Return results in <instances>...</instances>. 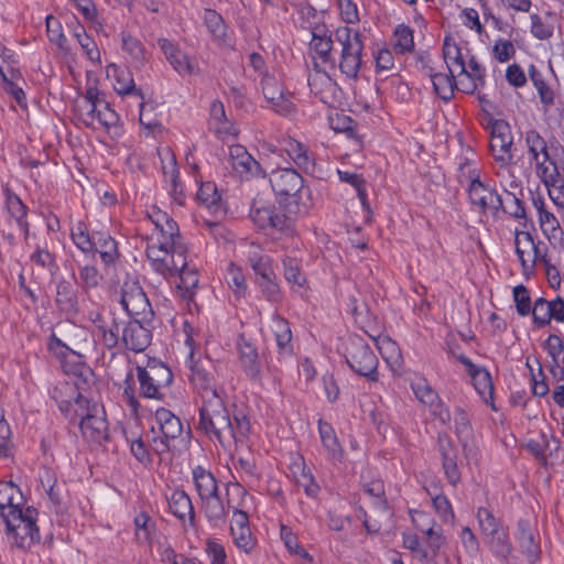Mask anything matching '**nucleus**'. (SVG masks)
Here are the masks:
<instances>
[{
  "mask_svg": "<svg viewBox=\"0 0 564 564\" xmlns=\"http://www.w3.org/2000/svg\"><path fill=\"white\" fill-rule=\"evenodd\" d=\"M196 431L214 444L230 451L238 443H245L251 424L248 415L242 412L231 413L225 404V399L200 404Z\"/></svg>",
  "mask_w": 564,
  "mask_h": 564,
  "instance_id": "obj_1",
  "label": "nucleus"
},
{
  "mask_svg": "<svg viewBox=\"0 0 564 564\" xmlns=\"http://www.w3.org/2000/svg\"><path fill=\"white\" fill-rule=\"evenodd\" d=\"M457 180L460 185L467 187L470 204L480 213L491 210L496 214L500 210L501 195L480 180V171L474 161L465 159L459 163Z\"/></svg>",
  "mask_w": 564,
  "mask_h": 564,
  "instance_id": "obj_2",
  "label": "nucleus"
},
{
  "mask_svg": "<svg viewBox=\"0 0 564 564\" xmlns=\"http://www.w3.org/2000/svg\"><path fill=\"white\" fill-rule=\"evenodd\" d=\"M477 520L485 544L497 558L507 563L512 553V544L500 520L484 507L478 508Z\"/></svg>",
  "mask_w": 564,
  "mask_h": 564,
  "instance_id": "obj_3",
  "label": "nucleus"
},
{
  "mask_svg": "<svg viewBox=\"0 0 564 564\" xmlns=\"http://www.w3.org/2000/svg\"><path fill=\"white\" fill-rule=\"evenodd\" d=\"M335 41L340 45L338 67L349 79H357L362 64L364 43L358 31L348 26L335 31Z\"/></svg>",
  "mask_w": 564,
  "mask_h": 564,
  "instance_id": "obj_4",
  "label": "nucleus"
},
{
  "mask_svg": "<svg viewBox=\"0 0 564 564\" xmlns=\"http://www.w3.org/2000/svg\"><path fill=\"white\" fill-rule=\"evenodd\" d=\"M154 423L151 432L153 433L150 440L151 449L158 456L167 454L175 440L181 437L183 433V424L181 419L172 411L165 408H160L154 413Z\"/></svg>",
  "mask_w": 564,
  "mask_h": 564,
  "instance_id": "obj_5",
  "label": "nucleus"
},
{
  "mask_svg": "<svg viewBox=\"0 0 564 564\" xmlns=\"http://www.w3.org/2000/svg\"><path fill=\"white\" fill-rule=\"evenodd\" d=\"M137 379L139 381V395L145 399L162 400L163 389L167 388L172 380L171 369L162 362L150 361L145 367L137 366Z\"/></svg>",
  "mask_w": 564,
  "mask_h": 564,
  "instance_id": "obj_6",
  "label": "nucleus"
},
{
  "mask_svg": "<svg viewBox=\"0 0 564 564\" xmlns=\"http://www.w3.org/2000/svg\"><path fill=\"white\" fill-rule=\"evenodd\" d=\"M346 361L350 369L370 381H378V358L359 336H350L346 346Z\"/></svg>",
  "mask_w": 564,
  "mask_h": 564,
  "instance_id": "obj_7",
  "label": "nucleus"
},
{
  "mask_svg": "<svg viewBox=\"0 0 564 564\" xmlns=\"http://www.w3.org/2000/svg\"><path fill=\"white\" fill-rule=\"evenodd\" d=\"M52 398L57 403L61 412L70 422L79 423L84 417L93 413V403L76 391V388L68 382L55 387Z\"/></svg>",
  "mask_w": 564,
  "mask_h": 564,
  "instance_id": "obj_8",
  "label": "nucleus"
},
{
  "mask_svg": "<svg viewBox=\"0 0 564 564\" xmlns=\"http://www.w3.org/2000/svg\"><path fill=\"white\" fill-rule=\"evenodd\" d=\"M189 380L200 399V404L226 398L224 388L216 380V369L209 361H196L191 365Z\"/></svg>",
  "mask_w": 564,
  "mask_h": 564,
  "instance_id": "obj_9",
  "label": "nucleus"
},
{
  "mask_svg": "<svg viewBox=\"0 0 564 564\" xmlns=\"http://www.w3.org/2000/svg\"><path fill=\"white\" fill-rule=\"evenodd\" d=\"M37 510L28 507L10 519L4 520L8 532L12 535L13 543L22 549H29L35 542H40L41 535L36 527Z\"/></svg>",
  "mask_w": 564,
  "mask_h": 564,
  "instance_id": "obj_10",
  "label": "nucleus"
},
{
  "mask_svg": "<svg viewBox=\"0 0 564 564\" xmlns=\"http://www.w3.org/2000/svg\"><path fill=\"white\" fill-rule=\"evenodd\" d=\"M120 303L132 319L152 321L153 310L139 282L127 281L123 283Z\"/></svg>",
  "mask_w": 564,
  "mask_h": 564,
  "instance_id": "obj_11",
  "label": "nucleus"
},
{
  "mask_svg": "<svg viewBox=\"0 0 564 564\" xmlns=\"http://www.w3.org/2000/svg\"><path fill=\"white\" fill-rule=\"evenodd\" d=\"M269 180L280 203H283L289 198L297 200L300 192L304 186L302 175L292 167H280L273 170Z\"/></svg>",
  "mask_w": 564,
  "mask_h": 564,
  "instance_id": "obj_12",
  "label": "nucleus"
},
{
  "mask_svg": "<svg viewBox=\"0 0 564 564\" xmlns=\"http://www.w3.org/2000/svg\"><path fill=\"white\" fill-rule=\"evenodd\" d=\"M490 152L500 166H508L513 161L511 151L513 137L509 123L505 120H495L490 129Z\"/></svg>",
  "mask_w": 564,
  "mask_h": 564,
  "instance_id": "obj_13",
  "label": "nucleus"
},
{
  "mask_svg": "<svg viewBox=\"0 0 564 564\" xmlns=\"http://www.w3.org/2000/svg\"><path fill=\"white\" fill-rule=\"evenodd\" d=\"M261 85L264 98L275 112L282 116H291L296 111V107L292 101V94L285 91L282 83L274 76L265 74Z\"/></svg>",
  "mask_w": 564,
  "mask_h": 564,
  "instance_id": "obj_14",
  "label": "nucleus"
},
{
  "mask_svg": "<svg viewBox=\"0 0 564 564\" xmlns=\"http://www.w3.org/2000/svg\"><path fill=\"white\" fill-rule=\"evenodd\" d=\"M149 323L142 319L122 321V345L133 352L144 351L152 339L151 330L145 326Z\"/></svg>",
  "mask_w": 564,
  "mask_h": 564,
  "instance_id": "obj_15",
  "label": "nucleus"
},
{
  "mask_svg": "<svg viewBox=\"0 0 564 564\" xmlns=\"http://www.w3.org/2000/svg\"><path fill=\"white\" fill-rule=\"evenodd\" d=\"M438 453L442 457L444 474L448 482L456 486L460 481V471L458 469V447L447 434H438Z\"/></svg>",
  "mask_w": 564,
  "mask_h": 564,
  "instance_id": "obj_16",
  "label": "nucleus"
},
{
  "mask_svg": "<svg viewBox=\"0 0 564 564\" xmlns=\"http://www.w3.org/2000/svg\"><path fill=\"white\" fill-rule=\"evenodd\" d=\"M83 436L97 444L108 440V422L105 411L97 403H93V413L78 423Z\"/></svg>",
  "mask_w": 564,
  "mask_h": 564,
  "instance_id": "obj_17",
  "label": "nucleus"
},
{
  "mask_svg": "<svg viewBox=\"0 0 564 564\" xmlns=\"http://www.w3.org/2000/svg\"><path fill=\"white\" fill-rule=\"evenodd\" d=\"M229 159L231 166L242 178L264 176L261 165L241 144L229 147Z\"/></svg>",
  "mask_w": 564,
  "mask_h": 564,
  "instance_id": "obj_18",
  "label": "nucleus"
},
{
  "mask_svg": "<svg viewBox=\"0 0 564 564\" xmlns=\"http://www.w3.org/2000/svg\"><path fill=\"white\" fill-rule=\"evenodd\" d=\"M158 43L166 59L181 76H189L198 73L197 62L181 52L171 41L161 39Z\"/></svg>",
  "mask_w": 564,
  "mask_h": 564,
  "instance_id": "obj_19",
  "label": "nucleus"
},
{
  "mask_svg": "<svg viewBox=\"0 0 564 564\" xmlns=\"http://www.w3.org/2000/svg\"><path fill=\"white\" fill-rule=\"evenodd\" d=\"M159 155L162 163V173L164 181L169 186V193L177 203L182 202L183 187L180 183L178 167L174 153L170 148H164L159 151Z\"/></svg>",
  "mask_w": 564,
  "mask_h": 564,
  "instance_id": "obj_20",
  "label": "nucleus"
},
{
  "mask_svg": "<svg viewBox=\"0 0 564 564\" xmlns=\"http://www.w3.org/2000/svg\"><path fill=\"white\" fill-rule=\"evenodd\" d=\"M55 304L57 308L70 316L79 312L78 288L76 283L62 279L56 284Z\"/></svg>",
  "mask_w": 564,
  "mask_h": 564,
  "instance_id": "obj_21",
  "label": "nucleus"
},
{
  "mask_svg": "<svg viewBox=\"0 0 564 564\" xmlns=\"http://www.w3.org/2000/svg\"><path fill=\"white\" fill-rule=\"evenodd\" d=\"M237 346L245 373L252 380L260 379L261 364L257 347L243 335L239 336Z\"/></svg>",
  "mask_w": 564,
  "mask_h": 564,
  "instance_id": "obj_22",
  "label": "nucleus"
},
{
  "mask_svg": "<svg viewBox=\"0 0 564 564\" xmlns=\"http://www.w3.org/2000/svg\"><path fill=\"white\" fill-rule=\"evenodd\" d=\"M22 494L12 482H0V516L4 520L23 510Z\"/></svg>",
  "mask_w": 564,
  "mask_h": 564,
  "instance_id": "obj_23",
  "label": "nucleus"
},
{
  "mask_svg": "<svg viewBox=\"0 0 564 564\" xmlns=\"http://www.w3.org/2000/svg\"><path fill=\"white\" fill-rule=\"evenodd\" d=\"M457 360L466 367V370L470 376L473 384L477 392L484 398L487 394L489 397H492L494 383L489 371L482 367L476 366L466 356H457Z\"/></svg>",
  "mask_w": 564,
  "mask_h": 564,
  "instance_id": "obj_24",
  "label": "nucleus"
},
{
  "mask_svg": "<svg viewBox=\"0 0 564 564\" xmlns=\"http://www.w3.org/2000/svg\"><path fill=\"white\" fill-rule=\"evenodd\" d=\"M518 541L522 553L534 562L540 553L539 535L529 521L519 520L517 523Z\"/></svg>",
  "mask_w": 564,
  "mask_h": 564,
  "instance_id": "obj_25",
  "label": "nucleus"
},
{
  "mask_svg": "<svg viewBox=\"0 0 564 564\" xmlns=\"http://www.w3.org/2000/svg\"><path fill=\"white\" fill-rule=\"evenodd\" d=\"M171 512L182 521L189 520L194 524L195 512L189 496L182 489L172 490L171 495L166 497Z\"/></svg>",
  "mask_w": 564,
  "mask_h": 564,
  "instance_id": "obj_26",
  "label": "nucleus"
},
{
  "mask_svg": "<svg viewBox=\"0 0 564 564\" xmlns=\"http://www.w3.org/2000/svg\"><path fill=\"white\" fill-rule=\"evenodd\" d=\"M6 196V208L11 218H13L19 228L24 232L25 238L29 236L30 226L26 220L28 207L23 204L18 195H15L8 185L3 187Z\"/></svg>",
  "mask_w": 564,
  "mask_h": 564,
  "instance_id": "obj_27",
  "label": "nucleus"
},
{
  "mask_svg": "<svg viewBox=\"0 0 564 564\" xmlns=\"http://www.w3.org/2000/svg\"><path fill=\"white\" fill-rule=\"evenodd\" d=\"M93 252H97L106 265L113 264L119 258L117 241L104 231H94Z\"/></svg>",
  "mask_w": 564,
  "mask_h": 564,
  "instance_id": "obj_28",
  "label": "nucleus"
},
{
  "mask_svg": "<svg viewBox=\"0 0 564 564\" xmlns=\"http://www.w3.org/2000/svg\"><path fill=\"white\" fill-rule=\"evenodd\" d=\"M443 57L451 74H455L456 70L457 76L467 74L466 61L462 53V48L449 36H446L443 43Z\"/></svg>",
  "mask_w": 564,
  "mask_h": 564,
  "instance_id": "obj_29",
  "label": "nucleus"
},
{
  "mask_svg": "<svg viewBox=\"0 0 564 564\" xmlns=\"http://www.w3.org/2000/svg\"><path fill=\"white\" fill-rule=\"evenodd\" d=\"M41 482L51 502L54 505L55 511H63L66 507L67 498L65 486L63 484H57L53 473L50 469H45L41 475Z\"/></svg>",
  "mask_w": 564,
  "mask_h": 564,
  "instance_id": "obj_30",
  "label": "nucleus"
},
{
  "mask_svg": "<svg viewBox=\"0 0 564 564\" xmlns=\"http://www.w3.org/2000/svg\"><path fill=\"white\" fill-rule=\"evenodd\" d=\"M429 77L433 84V89L436 96L444 101H449L454 97L456 86L455 74H447L435 72L429 67Z\"/></svg>",
  "mask_w": 564,
  "mask_h": 564,
  "instance_id": "obj_31",
  "label": "nucleus"
},
{
  "mask_svg": "<svg viewBox=\"0 0 564 564\" xmlns=\"http://www.w3.org/2000/svg\"><path fill=\"white\" fill-rule=\"evenodd\" d=\"M318 432L322 444L324 448L327 451L329 457L335 462H341L344 457V449L337 438V435L333 426L321 419L318 421Z\"/></svg>",
  "mask_w": 564,
  "mask_h": 564,
  "instance_id": "obj_32",
  "label": "nucleus"
},
{
  "mask_svg": "<svg viewBox=\"0 0 564 564\" xmlns=\"http://www.w3.org/2000/svg\"><path fill=\"white\" fill-rule=\"evenodd\" d=\"M272 322L279 354L282 356H292L294 348L292 344V332L289 322L278 315L273 317Z\"/></svg>",
  "mask_w": 564,
  "mask_h": 564,
  "instance_id": "obj_33",
  "label": "nucleus"
},
{
  "mask_svg": "<svg viewBox=\"0 0 564 564\" xmlns=\"http://www.w3.org/2000/svg\"><path fill=\"white\" fill-rule=\"evenodd\" d=\"M200 500L203 511L210 523L218 525L219 523L225 522L230 505L228 503L225 506L219 496V492Z\"/></svg>",
  "mask_w": 564,
  "mask_h": 564,
  "instance_id": "obj_34",
  "label": "nucleus"
},
{
  "mask_svg": "<svg viewBox=\"0 0 564 564\" xmlns=\"http://www.w3.org/2000/svg\"><path fill=\"white\" fill-rule=\"evenodd\" d=\"M193 481L200 499L217 495L218 482L215 476L202 466H196L193 471Z\"/></svg>",
  "mask_w": 564,
  "mask_h": 564,
  "instance_id": "obj_35",
  "label": "nucleus"
},
{
  "mask_svg": "<svg viewBox=\"0 0 564 564\" xmlns=\"http://www.w3.org/2000/svg\"><path fill=\"white\" fill-rule=\"evenodd\" d=\"M529 76L539 94L540 100L543 104L544 109L547 110L555 102L554 90L546 84L543 74L534 65H530Z\"/></svg>",
  "mask_w": 564,
  "mask_h": 564,
  "instance_id": "obj_36",
  "label": "nucleus"
},
{
  "mask_svg": "<svg viewBox=\"0 0 564 564\" xmlns=\"http://www.w3.org/2000/svg\"><path fill=\"white\" fill-rule=\"evenodd\" d=\"M321 28H315L312 32L311 45L324 63H335L332 56L333 39L327 32H322Z\"/></svg>",
  "mask_w": 564,
  "mask_h": 564,
  "instance_id": "obj_37",
  "label": "nucleus"
},
{
  "mask_svg": "<svg viewBox=\"0 0 564 564\" xmlns=\"http://www.w3.org/2000/svg\"><path fill=\"white\" fill-rule=\"evenodd\" d=\"M524 141L531 161H538L539 158L550 160V152L546 140L535 130L530 129L524 133Z\"/></svg>",
  "mask_w": 564,
  "mask_h": 564,
  "instance_id": "obj_38",
  "label": "nucleus"
},
{
  "mask_svg": "<svg viewBox=\"0 0 564 564\" xmlns=\"http://www.w3.org/2000/svg\"><path fill=\"white\" fill-rule=\"evenodd\" d=\"M112 76L115 78L113 88L119 95L134 94L143 99L142 91L135 88V84L131 73L118 66H111Z\"/></svg>",
  "mask_w": 564,
  "mask_h": 564,
  "instance_id": "obj_39",
  "label": "nucleus"
},
{
  "mask_svg": "<svg viewBox=\"0 0 564 564\" xmlns=\"http://www.w3.org/2000/svg\"><path fill=\"white\" fill-rule=\"evenodd\" d=\"M286 152L299 169L303 170L305 173L314 174L315 162L310 158L307 150L302 143L290 140L288 142Z\"/></svg>",
  "mask_w": 564,
  "mask_h": 564,
  "instance_id": "obj_40",
  "label": "nucleus"
},
{
  "mask_svg": "<svg viewBox=\"0 0 564 564\" xmlns=\"http://www.w3.org/2000/svg\"><path fill=\"white\" fill-rule=\"evenodd\" d=\"M100 334V343L108 349L117 347L122 336V321L112 318L110 323L97 326Z\"/></svg>",
  "mask_w": 564,
  "mask_h": 564,
  "instance_id": "obj_41",
  "label": "nucleus"
},
{
  "mask_svg": "<svg viewBox=\"0 0 564 564\" xmlns=\"http://www.w3.org/2000/svg\"><path fill=\"white\" fill-rule=\"evenodd\" d=\"M514 243L516 252L521 262L523 272L527 273L534 268V258L527 259V257H524V252H529L534 249L533 237L527 231L517 232Z\"/></svg>",
  "mask_w": 564,
  "mask_h": 564,
  "instance_id": "obj_42",
  "label": "nucleus"
},
{
  "mask_svg": "<svg viewBox=\"0 0 564 564\" xmlns=\"http://www.w3.org/2000/svg\"><path fill=\"white\" fill-rule=\"evenodd\" d=\"M393 48L398 54L410 53L414 48L413 30L406 25H398L393 32Z\"/></svg>",
  "mask_w": 564,
  "mask_h": 564,
  "instance_id": "obj_43",
  "label": "nucleus"
},
{
  "mask_svg": "<svg viewBox=\"0 0 564 564\" xmlns=\"http://www.w3.org/2000/svg\"><path fill=\"white\" fill-rule=\"evenodd\" d=\"M535 166L536 175L540 177L544 185H552L560 178V170L555 161L550 156V160L539 158L538 161H532Z\"/></svg>",
  "mask_w": 564,
  "mask_h": 564,
  "instance_id": "obj_44",
  "label": "nucleus"
},
{
  "mask_svg": "<svg viewBox=\"0 0 564 564\" xmlns=\"http://www.w3.org/2000/svg\"><path fill=\"white\" fill-rule=\"evenodd\" d=\"M500 210L517 219L525 218L523 202L514 191H506V193L501 195Z\"/></svg>",
  "mask_w": 564,
  "mask_h": 564,
  "instance_id": "obj_45",
  "label": "nucleus"
},
{
  "mask_svg": "<svg viewBox=\"0 0 564 564\" xmlns=\"http://www.w3.org/2000/svg\"><path fill=\"white\" fill-rule=\"evenodd\" d=\"M30 260L35 265L46 270L51 275L58 271L56 257L45 247L36 246L35 250L30 256Z\"/></svg>",
  "mask_w": 564,
  "mask_h": 564,
  "instance_id": "obj_46",
  "label": "nucleus"
},
{
  "mask_svg": "<svg viewBox=\"0 0 564 564\" xmlns=\"http://www.w3.org/2000/svg\"><path fill=\"white\" fill-rule=\"evenodd\" d=\"M176 275L180 276V283L177 288L182 292L184 299H191L194 295L196 288L198 286V272L195 267L185 268Z\"/></svg>",
  "mask_w": 564,
  "mask_h": 564,
  "instance_id": "obj_47",
  "label": "nucleus"
},
{
  "mask_svg": "<svg viewBox=\"0 0 564 564\" xmlns=\"http://www.w3.org/2000/svg\"><path fill=\"white\" fill-rule=\"evenodd\" d=\"M402 544L403 547L411 551L414 558H416L420 563H430L432 562V556L427 549L421 545L420 539L415 533H406L402 534Z\"/></svg>",
  "mask_w": 564,
  "mask_h": 564,
  "instance_id": "obj_48",
  "label": "nucleus"
},
{
  "mask_svg": "<svg viewBox=\"0 0 564 564\" xmlns=\"http://www.w3.org/2000/svg\"><path fill=\"white\" fill-rule=\"evenodd\" d=\"M74 36L90 61L95 62L100 59V53L96 42L86 33L85 28L79 23L74 28Z\"/></svg>",
  "mask_w": 564,
  "mask_h": 564,
  "instance_id": "obj_49",
  "label": "nucleus"
},
{
  "mask_svg": "<svg viewBox=\"0 0 564 564\" xmlns=\"http://www.w3.org/2000/svg\"><path fill=\"white\" fill-rule=\"evenodd\" d=\"M338 176L341 182L348 183L356 188L361 205L365 209L369 210V203L366 192V180L362 177V175L348 171H338Z\"/></svg>",
  "mask_w": 564,
  "mask_h": 564,
  "instance_id": "obj_50",
  "label": "nucleus"
},
{
  "mask_svg": "<svg viewBox=\"0 0 564 564\" xmlns=\"http://www.w3.org/2000/svg\"><path fill=\"white\" fill-rule=\"evenodd\" d=\"M135 536L139 541L150 542L155 532V523L148 512H140L134 517Z\"/></svg>",
  "mask_w": 564,
  "mask_h": 564,
  "instance_id": "obj_51",
  "label": "nucleus"
},
{
  "mask_svg": "<svg viewBox=\"0 0 564 564\" xmlns=\"http://www.w3.org/2000/svg\"><path fill=\"white\" fill-rule=\"evenodd\" d=\"M226 281L237 297L245 296L247 283L242 270L234 263L227 268Z\"/></svg>",
  "mask_w": 564,
  "mask_h": 564,
  "instance_id": "obj_52",
  "label": "nucleus"
},
{
  "mask_svg": "<svg viewBox=\"0 0 564 564\" xmlns=\"http://www.w3.org/2000/svg\"><path fill=\"white\" fill-rule=\"evenodd\" d=\"M122 401L130 408L133 414H138L140 403L135 393V380L132 369L127 372L123 380Z\"/></svg>",
  "mask_w": 564,
  "mask_h": 564,
  "instance_id": "obj_53",
  "label": "nucleus"
},
{
  "mask_svg": "<svg viewBox=\"0 0 564 564\" xmlns=\"http://www.w3.org/2000/svg\"><path fill=\"white\" fill-rule=\"evenodd\" d=\"M46 31H47L48 40L52 43L56 44L61 51H63L64 53H67L68 52L67 39L64 35L62 25L56 18H54L52 15H48L46 18Z\"/></svg>",
  "mask_w": 564,
  "mask_h": 564,
  "instance_id": "obj_54",
  "label": "nucleus"
},
{
  "mask_svg": "<svg viewBox=\"0 0 564 564\" xmlns=\"http://www.w3.org/2000/svg\"><path fill=\"white\" fill-rule=\"evenodd\" d=\"M533 324L538 328H542L551 323L550 303L544 297H539L531 307Z\"/></svg>",
  "mask_w": 564,
  "mask_h": 564,
  "instance_id": "obj_55",
  "label": "nucleus"
},
{
  "mask_svg": "<svg viewBox=\"0 0 564 564\" xmlns=\"http://www.w3.org/2000/svg\"><path fill=\"white\" fill-rule=\"evenodd\" d=\"M308 86L311 91L319 97L321 100H324V93L330 90L333 87L332 78L326 73L315 72L314 74H310Z\"/></svg>",
  "mask_w": 564,
  "mask_h": 564,
  "instance_id": "obj_56",
  "label": "nucleus"
},
{
  "mask_svg": "<svg viewBox=\"0 0 564 564\" xmlns=\"http://www.w3.org/2000/svg\"><path fill=\"white\" fill-rule=\"evenodd\" d=\"M72 239L74 243L84 252L89 253L94 251V234L90 236L87 231L85 224L78 223L72 229Z\"/></svg>",
  "mask_w": 564,
  "mask_h": 564,
  "instance_id": "obj_57",
  "label": "nucleus"
},
{
  "mask_svg": "<svg viewBox=\"0 0 564 564\" xmlns=\"http://www.w3.org/2000/svg\"><path fill=\"white\" fill-rule=\"evenodd\" d=\"M284 276L292 285L302 288L305 283V276L301 273L300 263L295 258L285 257L283 259Z\"/></svg>",
  "mask_w": 564,
  "mask_h": 564,
  "instance_id": "obj_58",
  "label": "nucleus"
},
{
  "mask_svg": "<svg viewBox=\"0 0 564 564\" xmlns=\"http://www.w3.org/2000/svg\"><path fill=\"white\" fill-rule=\"evenodd\" d=\"M127 441L130 442V452L133 457L142 465L150 466L152 464V453H154L150 444L147 446L141 437L127 438Z\"/></svg>",
  "mask_w": 564,
  "mask_h": 564,
  "instance_id": "obj_59",
  "label": "nucleus"
},
{
  "mask_svg": "<svg viewBox=\"0 0 564 564\" xmlns=\"http://www.w3.org/2000/svg\"><path fill=\"white\" fill-rule=\"evenodd\" d=\"M419 529L427 538V546L425 549H427V551L430 552V554L432 556V561H434L438 554L440 549L445 543V538L443 536V531L440 527L435 528V525H432V527L427 528L426 530H424L423 528H420V527H419Z\"/></svg>",
  "mask_w": 564,
  "mask_h": 564,
  "instance_id": "obj_60",
  "label": "nucleus"
},
{
  "mask_svg": "<svg viewBox=\"0 0 564 564\" xmlns=\"http://www.w3.org/2000/svg\"><path fill=\"white\" fill-rule=\"evenodd\" d=\"M275 279V274L264 279H257L261 293L269 302L272 303H279L282 300V293Z\"/></svg>",
  "mask_w": 564,
  "mask_h": 564,
  "instance_id": "obj_61",
  "label": "nucleus"
},
{
  "mask_svg": "<svg viewBox=\"0 0 564 564\" xmlns=\"http://www.w3.org/2000/svg\"><path fill=\"white\" fill-rule=\"evenodd\" d=\"M121 41L122 50L127 52L133 61L137 63H142L144 61V47L138 39L129 33L122 32Z\"/></svg>",
  "mask_w": 564,
  "mask_h": 564,
  "instance_id": "obj_62",
  "label": "nucleus"
},
{
  "mask_svg": "<svg viewBox=\"0 0 564 564\" xmlns=\"http://www.w3.org/2000/svg\"><path fill=\"white\" fill-rule=\"evenodd\" d=\"M280 536L281 540L284 542V545L291 553L304 558H308L310 561L312 560L310 554L299 544L297 536L292 532V530L289 527L281 524Z\"/></svg>",
  "mask_w": 564,
  "mask_h": 564,
  "instance_id": "obj_63",
  "label": "nucleus"
},
{
  "mask_svg": "<svg viewBox=\"0 0 564 564\" xmlns=\"http://www.w3.org/2000/svg\"><path fill=\"white\" fill-rule=\"evenodd\" d=\"M204 21L212 35L217 40H223L226 35L223 18L214 10L206 9Z\"/></svg>",
  "mask_w": 564,
  "mask_h": 564,
  "instance_id": "obj_64",
  "label": "nucleus"
}]
</instances>
